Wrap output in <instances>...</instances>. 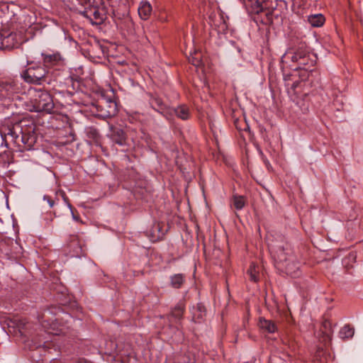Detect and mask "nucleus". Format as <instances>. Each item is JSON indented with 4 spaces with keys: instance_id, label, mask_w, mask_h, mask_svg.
Wrapping results in <instances>:
<instances>
[{
    "instance_id": "9",
    "label": "nucleus",
    "mask_w": 363,
    "mask_h": 363,
    "mask_svg": "<svg viewBox=\"0 0 363 363\" xmlns=\"http://www.w3.org/2000/svg\"><path fill=\"white\" fill-rule=\"evenodd\" d=\"M42 326L48 331L54 335H66L69 330V326L62 324L58 319H55L50 323L48 320H43L40 321Z\"/></svg>"
},
{
    "instance_id": "31",
    "label": "nucleus",
    "mask_w": 363,
    "mask_h": 363,
    "mask_svg": "<svg viewBox=\"0 0 363 363\" xmlns=\"http://www.w3.org/2000/svg\"><path fill=\"white\" fill-rule=\"evenodd\" d=\"M197 308H198L199 311L200 312L199 316L201 318H202L203 315H205V312H206L204 306L201 304H198Z\"/></svg>"
},
{
    "instance_id": "11",
    "label": "nucleus",
    "mask_w": 363,
    "mask_h": 363,
    "mask_svg": "<svg viewBox=\"0 0 363 363\" xmlns=\"http://www.w3.org/2000/svg\"><path fill=\"white\" fill-rule=\"evenodd\" d=\"M149 103L151 106V107L155 110L156 111L159 112L160 113L165 116L167 113V106L163 102L162 99L158 96L157 95L149 94Z\"/></svg>"
},
{
    "instance_id": "28",
    "label": "nucleus",
    "mask_w": 363,
    "mask_h": 363,
    "mask_svg": "<svg viewBox=\"0 0 363 363\" xmlns=\"http://www.w3.org/2000/svg\"><path fill=\"white\" fill-rule=\"evenodd\" d=\"M87 135L89 138H91L94 140H97L99 137V133L98 130L96 129L92 128H89L87 130Z\"/></svg>"
},
{
    "instance_id": "26",
    "label": "nucleus",
    "mask_w": 363,
    "mask_h": 363,
    "mask_svg": "<svg viewBox=\"0 0 363 363\" xmlns=\"http://www.w3.org/2000/svg\"><path fill=\"white\" fill-rule=\"evenodd\" d=\"M184 313V305L181 303L177 304L171 311V316L176 319H181Z\"/></svg>"
},
{
    "instance_id": "7",
    "label": "nucleus",
    "mask_w": 363,
    "mask_h": 363,
    "mask_svg": "<svg viewBox=\"0 0 363 363\" xmlns=\"http://www.w3.org/2000/svg\"><path fill=\"white\" fill-rule=\"evenodd\" d=\"M0 251L9 259H17L23 255V247L15 240L5 238L0 240Z\"/></svg>"
},
{
    "instance_id": "35",
    "label": "nucleus",
    "mask_w": 363,
    "mask_h": 363,
    "mask_svg": "<svg viewBox=\"0 0 363 363\" xmlns=\"http://www.w3.org/2000/svg\"><path fill=\"white\" fill-rule=\"evenodd\" d=\"M72 217L75 220H79V217L78 216H76L74 215V213H73V211H72Z\"/></svg>"
},
{
    "instance_id": "5",
    "label": "nucleus",
    "mask_w": 363,
    "mask_h": 363,
    "mask_svg": "<svg viewBox=\"0 0 363 363\" xmlns=\"http://www.w3.org/2000/svg\"><path fill=\"white\" fill-rule=\"evenodd\" d=\"M30 66L21 73V77L30 84H41L47 82L49 71L43 65L29 63Z\"/></svg>"
},
{
    "instance_id": "10",
    "label": "nucleus",
    "mask_w": 363,
    "mask_h": 363,
    "mask_svg": "<svg viewBox=\"0 0 363 363\" xmlns=\"http://www.w3.org/2000/svg\"><path fill=\"white\" fill-rule=\"evenodd\" d=\"M42 56L43 62V66L45 67L48 71L52 67H60L63 65V60L59 53H43Z\"/></svg>"
},
{
    "instance_id": "23",
    "label": "nucleus",
    "mask_w": 363,
    "mask_h": 363,
    "mask_svg": "<svg viewBox=\"0 0 363 363\" xmlns=\"http://www.w3.org/2000/svg\"><path fill=\"white\" fill-rule=\"evenodd\" d=\"M232 200H233V204L237 210H241L245 206L246 200H245V196H243L233 195Z\"/></svg>"
},
{
    "instance_id": "15",
    "label": "nucleus",
    "mask_w": 363,
    "mask_h": 363,
    "mask_svg": "<svg viewBox=\"0 0 363 363\" xmlns=\"http://www.w3.org/2000/svg\"><path fill=\"white\" fill-rule=\"evenodd\" d=\"M258 325L261 330L269 333H274L277 330V325L273 321L264 318H259Z\"/></svg>"
},
{
    "instance_id": "27",
    "label": "nucleus",
    "mask_w": 363,
    "mask_h": 363,
    "mask_svg": "<svg viewBox=\"0 0 363 363\" xmlns=\"http://www.w3.org/2000/svg\"><path fill=\"white\" fill-rule=\"evenodd\" d=\"M322 327L323 328V333L324 335L328 338L330 339V336L333 333V328H332V324L329 320H325L323 324Z\"/></svg>"
},
{
    "instance_id": "29",
    "label": "nucleus",
    "mask_w": 363,
    "mask_h": 363,
    "mask_svg": "<svg viewBox=\"0 0 363 363\" xmlns=\"http://www.w3.org/2000/svg\"><path fill=\"white\" fill-rule=\"evenodd\" d=\"M121 363H137V360L134 356L128 355L121 359Z\"/></svg>"
},
{
    "instance_id": "3",
    "label": "nucleus",
    "mask_w": 363,
    "mask_h": 363,
    "mask_svg": "<svg viewBox=\"0 0 363 363\" xmlns=\"http://www.w3.org/2000/svg\"><path fill=\"white\" fill-rule=\"evenodd\" d=\"M317 57L315 54L311 53L306 48L299 47L297 50L291 49L288 50L281 57L283 62H287L291 60L296 62L298 67L296 69H303L306 72H312L311 67H313L316 62Z\"/></svg>"
},
{
    "instance_id": "1",
    "label": "nucleus",
    "mask_w": 363,
    "mask_h": 363,
    "mask_svg": "<svg viewBox=\"0 0 363 363\" xmlns=\"http://www.w3.org/2000/svg\"><path fill=\"white\" fill-rule=\"evenodd\" d=\"M35 129L33 123L23 119L9 125L1 134L6 144H13L16 151L24 152L33 149L36 143Z\"/></svg>"
},
{
    "instance_id": "20",
    "label": "nucleus",
    "mask_w": 363,
    "mask_h": 363,
    "mask_svg": "<svg viewBox=\"0 0 363 363\" xmlns=\"http://www.w3.org/2000/svg\"><path fill=\"white\" fill-rule=\"evenodd\" d=\"M325 17L322 14L311 15L308 17V22L313 27H320L325 23Z\"/></svg>"
},
{
    "instance_id": "17",
    "label": "nucleus",
    "mask_w": 363,
    "mask_h": 363,
    "mask_svg": "<svg viewBox=\"0 0 363 363\" xmlns=\"http://www.w3.org/2000/svg\"><path fill=\"white\" fill-rule=\"evenodd\" d=\"M111 138L113 141L120 145H123L125 143V134L121 128H115L113 130Z\"/></svg>"
},
{
    "instance_id": "33",
    "label": "nucleus",
    "mask_w": 363,
    "mask_h": 363,
    "mask_svg": "<svg viewBox=\"0 0 363 363\" xmlns=\"http://www.w3.org/2000/svg\"><path fill=\"white\" fill-rule=\"evenodd\" d=\"M191 63L192 65H194V66H199L200 64H201V61L199 59H198L197 57H193L192 58V60H191Z\"/></svg>"
},
{
    "instance_id": "14",
    "label": "nucleus",
    "mask_w": 363,
    "mask_h": 363,
    "mask_svg": "<svg viewBox=\"0 0 363 363\" xmlns=\"http://www.w3.org/2000/svg\"><path fill=\"white\" fill-rule=\"evenodd\" d=\"M138 11L140 18L143 21H146L149 19V18L150 17L152 11V8L150 2H148L147 1H142L140 3Z\"/></svg>"
},
{
    "instance_id": "32",
    "label": "nucleus",
    "mask_w": 363,
    "mask_h": 363,
    "mask_svg": "<svg viewBox=\"0 0 363 363\" xmlns=\"http://www.w3.org/2000/svg\"><path fill=\"white\" fill-rule=\"evenodd\" d=\"M43 199L44 200H47L50 208L53 207L55 201L49 196H44Z\"/></svg>"
},
{
    "instance_id": "6",
    "label": "nucleus",
    "mask_w": 363,
    "mask_h": 363,
    "mask_svg": "<svg viewBox=\"0 0 363 363\" xmlns=\"http://www.w3.org/2000/svg\"><path fill=\"white\" fill-rule=\"evenodd\" d=\"M22 92V84L18 80L11 78L0 79V101L13 98L15 94Z\"/></svg>"
},
{
    "instance_id": "19",
    "label": "nucleus",
    "mask_w": 363,
    "mask_h": 363,
    "mask_svg": "<svg viewBox=\"0 0 363 363\" xmlns=\"http://www.w3.org/2000/svg\"><path fill=\"white\" fill-rule=\"evenodd\" d=\"M69 247L73 250L74 255L79 256L82 253V245L77 235H72L71 237V240L69 243Z\"/></svg>"
},
{
    "instance_id": "22",
    "label": "nucleus",
    "mask_w": 363,
    "mask_h": 363,
    "mask_svg": "<svg viewBox=\"0 0 363 363\" xmlns=\"http://www.w3.org/2000/svg\"><path fill=\"white\" fill-rule=\"evenodd\" d=\"M185 279L182 274H177L170 277L171 286L174 289H179L184 283Z\"/></svg>"
},
{
    "instance_id": "18",
    "label": "nucleus",
    "mask_w": 363,
    "mask_h": 363,
    "mask_svg": "<svg viewBox=\"0 0 363 363\" xmlns=\"http://www.w3.org/2000/svg\"><path fill=\"white\" fill-rule=\"evenodd\" d=\"M176 116L182 120H188L191 116L189 108L186 105L179 106L174 109Z\"/></svg>"
},
{
    "instance_id": "13",
    "label": "nucleus",
    "mask_w": 363,
    "mask_h": 363,
    "mask_svg": "<svg viewBox=\"0 0 363 363\" xmlns=\"http://www.w3.org/2000/svg\"><path fill=\"white\" fill-rule=\"evenodd\" d=\"M113 15L114 21L117 26L120 27L121 29L127 30V26L130 28L133 25L132 19L127 15V13H124L121 15L118 13L114 12Z\"/></svg>"
},
{
    "instance_id": "16",
    "label": "nucleus",
    "mask_w": 363,
    "mask_h": 363,
    "mask_svg": "<svg viewBox=\"0 0 363 363\" xmlns=\"http://www.w3.org/2000/svg\"><path fill=\"white\" fill-rule=\"evenodd\" d=\"M16 35L13 34H9L5 35L0 33V50L1 49H12L15 43H10V40H14Z\"/></svg>"
},
{
    "instance_id": "8",
    "label": "nucleus",
    "mask_w": 363,
    "mask_h": 363,
    "mask_svg": "<svg viewBox=\"0 0 363 363\" xmlns=\"http://www.w3.org/2000/svg\"><path fill=\"white\" fill-rule=\"evenodd\" d=\"M96 116L100 118H108L116 116L118 113L116 102L112 99H103L96 105Z\"/></svg>"
},
{
    "instance_id": "30",
    "label": "nucleus",
    "mask_w": 363,
    "mask_h": 363,
    "mask_svg": "<svg viewBox=\"0 0 363 363\" xmlns=\"http://www.w3.org/2000/svg\"><path fill=\"white\" fill-rule=\"evenodd\" d=\"M10 34H13L16 35V38H14V40H10V43H15V44L13 45V48H15L20 43V42H19L20 36L15 33H11Z\"/></svg>"
},
{
    "instance_id": "2",
    "label": "nucleus",
    "mask_w": 363,
    "mask_h": 363,
    "mask_svg": "<svg viewBox=\"0 0 363 363\" xmlns=\"http://www.w3.org/2000/svg\"><path fill=\"white\" fill-rule=\"evenodd\" d=\"M269 248L277 267L284 269L287 274H293L298 267L294 262L289 245L284 242H272L269 244Z\"/></svg>"
},
{
    "instance_id": "25",
    "label": "nucleus",
    "mask_w": 363,
    "mask_h": 363,
    "mask_svg": "<svg viewBox=\"0 0 363 363\" xmlns=\"http://www.w3.org/2000/svg\"><path fill=\"white\" fill-rule=\"evenodd\" d=\"M305 85H306V83L303 81L294 82L291 84V86L290 89L289 90V92L290 94L293 93L296 95H300L301 90Z\"/></svg>"
},
{
    "instance_id": "21",
    "label": "nucleus",
    "mask_w": 363,
    "mask_h": 363,
    "mask_svg": "<svg viewBox=\"0 0 363 363\" xmlns=\"http://www.w3.org/2000/svg\"><path fill=\"white\" fill-rule=\"evenodd\" d=\"M251 281L257 282L259 280V267L257 264L252 263L247 270Z\"/></svg>"
},
{
    "instance_id": "4",
    "label": "nucleus",
    "mask_w": 363,
    "mask_h": 363,
    "mask_svg": "<svg viewBox=\"0 0 363 363\" xmlns=\"http://www.w3.org/2000/svg\"><path fill=\"white\" fill-rule=\"evenodd\" d=\"M28 91L33 100L35 111L51 113L54 108V103L48 91L35 88H30Z\"/></svg>"
},
{
    "instance_id": "12",
    "label": "nucleus",
    "mask_w": 363,
    "mask_h": 363,
    "mask_svg": "<svg viewBox=\"0 0 363 363\" xmlns=\"http://www.w3.org/2000/svg\"><path fill=\"white\" fill-rule=\"evenodd\" d=\"M84 16L90 20L92 24L96 25H101L105 19L104 14L97 8H91L84 11Z\"/></svg>"
},
{
    "instance_id": "36",
    "label": "nucleus",
    "mask_w": 363,
    "mask_h": 363,
    "mask_svg": "<svg viewBox=\"0 0 363 363\" xmlns=\"http://www.w3.org/2000/svg\"><path fill=\"white\" fill-rule=\"evenodd\" d=\"M155 229H157L158 230V232L160 231V224H157L155 227H154Z\"/></svg>"
},
{
    "instance_id": "34",
    "label": "nucleus",
    "mask_w": 363,
    "mask_h": 363,
    "mask_svg": "<svg viewBox=\"0 0 363 363\" xmlns=\"http://www.w3.org/2000/svg\"><path fill=\"white\" fill-rule=\"evenodd\" d=\"M45 363H48V362H45ZM49 363H60V360L53 359Z\"/></svg>"
},
{
    "instance_id": "24",
    "label": "nucleus",
    "mask_w": 363,
    "mask_h": 363,
    "mask_svg": "<svg viewBox=\"0 0 363 363\" xmlns=\"http://www.w3.org/2000/svg\"><path fill=\"white\" fill-rule=\"evenodd\" d=\"M354 330L349 325H345L340 331V337L342 339H349L353 337Z\"/></svg>"
}]
</instances>
